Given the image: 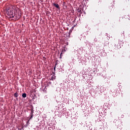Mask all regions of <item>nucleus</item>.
Wrapping results in <instances>:
<instances>
[{
  "label": "nucleus",
  "mask_w": 130,
  "mask_h": 130,
  "mask_svg": "<svg viewBox=\"0 0 130 130\" xmlns=\"http://www.w3.org/2000/svg\"><path fill=\"white\" fill-rule=\"evenodd\" d=\"M6 14L7 18H13L15 21L21 18V11L15 6H11L7 9Z\"/></svg>",
  "instance_id": "obj_1"
},
{
  "label": "nucleus",
  "mask_w": 130,
  "mask_h": 130,
  "mask_svg": "<svg viewBox=\"0 0 130 130\" xmlns=\"http://www.w3.org/2000/svg\"><path fill=\"white\" fill-rule=\"evenodd\" d=\"M53 5L54 6V7H55V8H56L58 10L60 9V7H59V5L58 4L53 3Z\"/></svg>",
  "instance_id": "obj_2"
},
{
  "label": "nucleus",
  "mask_w": 130,
  "mask_h": 130,
  "mask_svg": "<svg viewBox=\"0 0 130 130\" xmlns=\"http://www.w3.org/2000/svg\"><path fill=\"white\" fill-rule=\"evenodd\" d=\"M33 113H34V111L33 110H31V112H30V117L29 118V120L30 119H32V118H33Z\"/></svg>",
  "instance_id": "obj_3"
},
{
  "label": "nucleus",
  "mask_w": 130,
  "mask_h": 130,
  "mask_svg": "<svg viewBox=\"0 0 130 130\" xmlns=\"http://www.w3.org/2000/svg\"><path fill=\"white\" fill-rule=\"evenodd\" d=\"M22 96L23 98H26V97H27V94H26V93H22Z\"/></svg>",
  "instance_id": "obj_4"
},
{
  "label": "nucleus",
  "mask_w": 130,
  "mask_h": 130,
  "mask_svg": "<svg viewBox=\"0 0 130 130\" xmlns=\"http://www.w3.org/2000/svg\"><path fill=\"white\" fill-rule=\"evenodd\" d=\"M55 78H56L55 76L53 75L51 77L52 81H54V80H55Z\"/></svg>",
  "instance_id": "obj_5"
},
{
  "label": "nucleus",
  "mask_w": 130,
  "mask_h": 130,
  "mask_svg": "<svg viewBox=\"0 0 130 130\" xmlns=\"http://www.w3.org/2000/svg\"><path fill=\"white\" fill-rule=\"evenodd\" d=\"M47 90V88H46V86H44V88H43V91L44 92H46Z\"/></svg>",
  "instance_id": "obj_6"
},
{
  "label": "nucleus",
  "mask_w": 130,
  "mask_h": 130,
  "mask_svg": "<svg viewBox=\"0 0 130 130\" xmlns=\"http://www.w3.org/2000/svg\"><path fill=\"white\" fill-rule=\"evenodd\" d=\"M14 97H16V98L18 97V92L15 93L14 94Z\"/></svg>",
  "instance_id": "obj_7"
},
{
  "label": "nucleus",
  "mask_w": 130,
  "mask_h": 130,
  "mask_svg": "<svg viewBox=\"0 0 130 130\" xmlns=\"http://www.w3.org/2000/svg\"><path fill=\"white\" fill-rule=\"evenodd\" d=\"M114 7V6H113V5H111L110 7V10H112V9H113V8Z\"/></svg>",
  "instance_id": "obj_8"
},
{
  "label": "nucleus",
  "mask_w": 130,
  "mask_h": 130,
  "mask_svg": "<svg viewBox=\"0 0 130 130\" xmlns=\"http://www.w3.org/2000/svg\"><path fill=\"white\" fill-rule=\"evenodd\" d=\"M56 66H57V62H56V63H55V66L54 68V71H55V68H56Z\"/></svg>",
  "instance_id": "obj_9"
},
{
  "label": "nucleus",
  "mask_w": 130,
  "mask_h": 130,
  "mask_svg": "<svg viewBox=\"0 0 130 130\" xmlns=\"http://www.w3.org/2000/svg\"><path fill=\"white\" fill-rule=\"evenodd\" d=\"M77 12H78V13H81V9H77Z\"/></svg>",
  "instance_id": "obj_10"
},
{
  "label": "nucleus",
  "mask_w": 130,
  "mask_h": 130,
  "mask_svg": "<svg viewBox=\"0 0 130 130\" xmlns=\"http://www.w3.org/2000/svg\"><path fill=\"white\" fill-rule=\"evenodd\" d=\"M61 55H62V51L61 52L60 54V58H61Z\"/></svg>",
  "instance_id": "obj_11"
},
{
  "label": "nucleus",
  "mask_w": 130,
  "mask_h": 130,
  "mask_svg": "<svg viewBox=\"0 0 130 130\" xmlns=\"http://www.w3.org/2000/svg\"><path fill=\"white\" fill-rule=\"evenodd\" d=\"M121 117H122V118H123V117H124V115H122Z\"/></svg>",
  "instance_id": "obj_12"
},
{
  "label": "nucleus",
  "mask_w": 130,
  "mask_h": 130,
  "mask_svg": "<svg viewBox=\"0 0 130 130\" xmlns=\"http://www.w3.org/2000/svg\"><path fill=\"white\" fill-rule=\"evenodd\" d=\"M28 122H29V120L27 121V123H28Z\"/></svg>",
  "instance_id": "obj_13"
},
{
  "label": "nucleus",
  "mask_w": 130,
  "mask_h": 130,
  "mask_svg": "<svg viewBox=\"0 0 130 130\" xmlns=\"http://www.w3.org/2000/svg\"><path fill=\"white\" fill-rule=\"evenodd\" d=\"M23 127H22V128H23Z\"/></svg>",
  "instance_id": "obj_14"
}]
</instances>
